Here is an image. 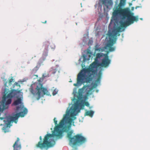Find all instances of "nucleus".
Instances as JSON below:
<instances>
[{
	"label": "nucleus",
	"instance_id": "nucleus-1",
	"mask_svg": "<svg viewBox=\"0 0 150 150\" xmlns=\"http://www.w3.org/2000/svg\"><path fill=\"white\" fill-rule=\"evenodd\" d=\"M55 126L52 134H47L43 139L42 142L41 136L40 137V141L35 146L37 148H39L41 149L46 147L49 148L55 144V142L54 139L52 138L53 137H56L57 138H61L62 136L63 131L62 129L64 124L63 120H62L58 125H57V121L56 118L54 119Z\"/></svg>",
	"mask_w": 150,
	"mask_h": 150
},
{
	"label": "nucleus",
	"instance_id": "nucleus-2",
	"mask_svg": "<svg viewBox=\"0 0 150 150\" xmlns=\"http://www.w3.org/2000/svg\"><path fill=\"white\" fill-rule=\"evenodd\" d=\"M97 63L94 62L90 65V67L84 69L78 74L77 77V83H74V85L77 86L78 84H82L85 83H88L91 81L96 71L94 70Z\"/></svg>",
	"mask_w": 150,
	"mask_h": 150
},
{
	"label": "nucleus",
	"instance_id": "nucleus-3",
	"mask_svg": "<svg viewBox=\"0 0 150 150\" xmlns=\"http://www.w3.org/2000/svg\"><path fill=\"white\" fill-rule=\"evenodd\" d=\"M73 133V131L71 130L67 133V136L70 144L73 145L81 144L86 142V138L81 134H78L72 137Z\"/></svg>",
	"mask_w": 150,
	"mask_h": 150
},
{
	"label": "nucleus",
	"instance_id": "nucleus-4",
	"mask_svg": "<svg viewBox=\"0 0 150 150\" xmlns=\"http://www.w3.org/2000/svg\"><path fill=\"white\" fill-rule=\"evenodd\" d=\"M126 18L127 19L126 22H120V26L117 27L115 30L113 31H115L117 33V32H122L124 30L125 27L133 23L134 21H137L139 19L138 16H133V13L127 15Z\"/></svg>",
	"mask_w": 150,
	"mask_h": 150
},
{
	"label": "nucleus",
	"instance_id": "nucleus-5",
	"mask_svg": "<svg viewBox=\"0 0 150 150\" xmlns=\"http://www.w3.org/2000/svg\"><path fill=\"white\" fill-rule=\"evenodd\" d=\"M119 4L116 6H115L113 9L112 16L114 18H117L119 16H121L123 18H126V16L132 13L128 8L122 9Z\"/></svg>",
	"mask_w": 150,
	"mask_h": 150
},
{
	"label": "nucleus",
	"instance_id": "nucleus-6",
	"mask_svg": "<svg viewBox=\"0 0 150 150\" xmlns=\"http://www.w3.org/2000/svg\"><path fill=\"white\" fill-rule=\"evenodd\" d=\"M109 40L108 42L104 47L105 49H108L109 52H113L115 50V47H112L115 43L117 38V33L115 31H112L111 33H109Z\"/></svg>",
	"mask_w": 150,
	"mask_h": 150
},
{
	"label": "nucleus",
	"instance_id": "nucleus-7",
	"mask_svg": "<svg viewBox=\"0 0 150 150\" xmlns=\"http://www.w3.org/2000/svg\"><path fill=\"white\" fill-rule=\"evenodd\" d=\"M35 89L36 92L35 93H33V94H36L38 96V100L41 97V96L46 94L48 95V91L46 88L42 87V85L41 83H39Z\"/></svg>",
	"mask_w": 150,
	"mask_h": 150
},
{
	"label": "nucleus",
	"instance_id": "nucleus-8",
	"mask_svg": "<svg viewBox=\"0 0 150 150\" xmlns=\"http://www.w3.org/2000/svg\"><path fill=\"white\" fill-rule=\"evenodd\" d=\"M52 49H54L55 48L54 45L52 43H50L48 41H46L44 43L43 47H44L42 55V58L43 60H45V57L48 55V47L49 45Z\"/></svg>",
	"mask_w": 150,
	"mask_h": 150
},
{
	"label": "nucleus",
	"instance_id": "nucleus-9",
	"mask_svg": "<svg viewBox=\"0 0 150 150\" xmlns=\"http://www.w3.org/2000/svg\"><path fill=\"white\" fill-rule=\"evenodd\" d=\"M22 99L21 98H18L17 99L15 100L12 104V106H16L18 105L16 107V112H19L22 110L23 108V103L22 102Z\"/></svg>",
	"mask_w": 150,
	"mask_h": 150
},
{
	"label": "nucleus",
	"instance_id": "nucleus-10",
	"mask_svg": "<svg viewBox=\"0 0 150 150\" xmlns=\"http://www.w3.org/2000/svg\"><path fill=\"white\" fill-rule=\"evenodd\" d=\"M104 57L102 59L100 66L105 67L108 66L110 63V60L109 59L108 56L107 54H104Z\"/></svg>",
	"mask_w": 150,
	"mask_h": 150
},
{
	"label": "nucleus",
	"instance_id": "nucleus-11",
	"mask_svg": "<svg viewBox=\"0 0 150 150\" xmlns=\"http://www.w3.org/2000/svg\"><path fill=\"white\" fill-rule=\"evenodd\" d=\"M84 103V104H83L81 103H75L74 104V107L73 109H72L73 112H75L76 110L78 109V107H80L81 108H83L84 107V105H85L87 106H89V104L87 102H85Z\"/></svg>",
	"mask_w": 150,
	"mask_h": 150
},
{
	"label": "nucleus",
	"instance_id": "nucleus-12",
	"mask_svg": "<svg viewBox=\"0 0 150 150\" xmlns=\"http://www.w3.org/2000/svg\"><path fill=\"white\" fill-rule=\"evenodd\" d=\"M20 139L18 137L17 138V140L13 145V150H20L21 145L20 142Z\"/></svg>",
	"mask_w": 150,
	"mask_h": 150
},
{
	"label": "nucleus",
	"instance_id": "nucleus-13",
	"mask_svg": "<svg viewBox=\"0 0 150 150\" xmlns=\"http://www.w3.org/2000/svg\"><path fill=\"white\" fill-rule=\"evenodd\" d=\"M104 54L103 53H98L96 54V57L95 59V60L96 61H97L98 60V58L102 57L103 55L104 56Z\"/></svg>",
	"mask_w": 150,
	"mask_h": 150
},
{
	"label": "nucleus",
	"instance_id": "nucleus-14",
	"mask_svg": "<svg viewBox=\"0 0 150 150\" xmlns=\"http://www.w3.org/2000/svg\"><path fill=\"white\" fill-rule=\"evenodd\" d=\"M94 112L92 110L88 111L86 112V115L87 116L92 117L93 115Z\"/></svg>",
	"mask_w": 150,
	"mask_h": 150
},
{
	"label": "nucleus",
	"instance_id": "nucleus-15",
	"mask_svg": "<svg viewBox=\"0 0 150 150\" xmlns=\"http://www.w3.org/2000/svg\"><path fill=\"white\" fill-rule=\"evenodd\" d=\"M101 73L99 72L98 73V78L96 80V82L97 83L100 82L101 78Z\"/></svg>",
	"mask_w": 150,
	"mask_h": 150
},
{
	"label": "nucleus",
	"instance_id": "nucleus-16",
	"mask_svg": "<svg viewBox=\"0 0 150 150\" xmlns=\"http://www.w3.org/2000/svg\"><path fill=\"white\" fill-rule=\"evenodd\" d=\"M126 1V0H120L119 4V5L124 6L125 4Z\"/></svg>",
	"mask_w": 150,
	"mask_h": 150
},
{
	"label": "nucleus",
	"instance_id": "nucleus-17",
	"mask_svg": "<svg viewBox=\"0 0 150 150\" xmlns=\"http://www.w3.org/2000/svg\"><path fill=\"white\" fill-rule=\"evenodd\" d=\"M40 66V64L37 65L33 69V71L34 72H36L39 69Z\"/></svg>",
	"mask_w": 150,
	"mask_h": 150
},
{
	"label": "nucleus",
	"instance_id": "nucleus-18",
	"mask_svg": "<svg viewBox=\"0 0 150 150\" xmlns=\"http://www.w3.org/2000/svg\"><path fill=\"white\" fill-rule=\"evenodd\" d=\"M49 74L48 73H44L43 74L42 77V80H43L45 77H49Z\"/></svg>",
	"mask_w": 150,
	"mask_h": 150
},
{
	"label": "nucleus",
	"instance_id": "nucleus-19",
	"mask_svg": "<svg viewBox=\"0 0 150 150\" xmlns=\"http://www.w3.org/2000/svg\"><path fill=\"white\" fill-rule=\"evenodd\" d=\"M58 91V90L57 89H55L53 91L52 95L53 96L55 95L57 93Z\"/></svg>",
	"mask_w": 150,
	"mask_h": 150
},
{
	"label": "nucleus",
	"instance_id": "nucleus-20",
	"mask_svg": "<svg viewBox=\"0 0 150 150\" xmlns=\"http://www.w3.org/2000/svg\"><path fill=\"white\" fill-rule=\"evenodd\" d=\"M13 79L12 78V77L8 81V83L9 85H10L11 84V82H13Z\"/></svg>",
	"mask_w": 150,
	"mask_h": 150
},
{
	"label": "nucleus",
	"instance_id": "nucleus-21",
	"mask_svg": "<svg viewBox=\"0 0 150 150\" xmlns=\"http://www.w3.org/2000/svg\"><path fill=\"white\" fill-rule=\"evenodd\" d=\"M15 86H20V85L19 84H18V83L17 82H16L14 83V85H13V88H14V87Z\"/></svg>",
	"mask_w": 150,
	"mask_h": 150
},
{
	"label": "nucleus",
	"instance_id": "nucleus-22",
	"mask_svg": "<svg viewBox=\"0 0 150 150\" xmlns=\"http://www.w3.org/2000/svg\"><path fill=\"white\" fill-rule=\"evenodd\" d=\"M103 4H104L105 5H105V4L107 3V0H102Z\"/></svg>",
	"mask_w": 150,
	"mask_h": 150
},
{
	"label": "nucleus",
	"instance_id": "nucleus-23",
	"mask_svg": "<svg viewBox=\"0 0 150 150\" xmlns=\"http://www.w3.org/2000/svg\"><path fill=\"white\" fill-rule=\"evenodd\" d=\"M72 121V120L71 118H69L68 120V122L69 123H71Z\"/></svg>",
	"mask_w": 150,
	"mask_h": 150
},
{
	"label": "nucleus",
	"instance_id": "nucleus-24",
	"mask_svg": "<svg viewBox=\"0 0 150 150\" xmlns=\"http://www.w3.org/2000/svg\"><path fill=\"white\" fill-rule=\"evenodd\" d=\"M87 53L91 54V52H89V51H88L87 52Z\"/></svg>",
	"mask_w": 150,
	"mask_h": 150
},
{
	"label": "nucleus",
	"instance_id": "nucleus-25",
	"mask_svg": "<svg viewBox=\"0 0 150 150\" xmlns=\"http://www.w3.org/2000/svg\"><path fill=\"white\" fill-rule=\"evenodd\" d=\"M47 22V21H45L44 22H42V23H46Z\"/></svg>",
	"mask_w": 150,
	"mask_h": 150
},
{
	"label": "nucleus",
	"instance_id": "nucleus-26",
	"mask_svg": "<svg viewBox=\"0 0 150 150\" xmlns=\"http://www.w3.org/2000/svg\"><path fill=\"white\" fill-rule=\"evenodd\" d=\"M99 50V49L98 48H96L95 49V50L98 51Z\"/></svg>",
	"mask_w": 150,
	"mask_h": 150
},
{
	"label": "nucleus",
	"instance_id": "nucleus-27",
	"mask_svg": "<svg viewBox=\"0 0 150 150\" xmlns=\"http://www.w3.org/2000/svg\"><path fill=\"white\" fill-rule=\"evenodd\" d=\"M79 111H80V110H78V112H79Z\"/></svg>",
	"mask_w": 150,
	"mask_h": 150
},
{
	"label": "nucleus",
	"instance_id": "nucleus-28",
	"mask_svg": "<svg viewBox=\"0 0 150 150\" xmlns=\"http://www.w3.org/2000/svg\"><path fill=\"white\" fill-rule=\"evenodd\" d=\"M140 19L141 20H142L143 19L142 18H140Z\"/></svg>",
	"mask_w": 150,
	"mask_h": 150
},
{
	"label": "nucleus",
	"instance_id": "nucleus-29",
	"mask_svg": "<svg viewBox=\"0 0 150 150\" xmlns=\"http://www.w3.org/2000/svg\"><path fill=\"white\" fill-rule=\"evenodd\" d=\"M108 2H109V1H108L107 0V1ZM107 3H108V2H107ZM108 3H109V2H108Z\"/></svg>",
	"mask_w": 150,
	"mask_h": 150
},
{
	"label": "nucleus",
	"instance_id": "nucleus-30",
	"mask_svg": "<svg viewBox=\"0 0 150 150\" xmlns=\"http://www.w3.org/2000/svg\"><path fill=\"white\" fill-rule=\"evenodd\" d=\"M89 57H91V56H90V55H89Z\"/></svg>",
	"mask_w": 150,
	"mask_h": 150
},
{
	"label": "nucleus",
	"instance_id": "nucleus-31",
	"mask_svg": "<svg viewBox=\"0 0 150 150\" xmlns=\"http://www.w3.org/2000/svg\"><path fill=\"white\" fill-rule=\"evenodd\" d=\"M106 6H107V8H108V5H107Z\"/></svg>",
	"mask_w": 150,
	"mask_h": 150
}]
</instances>
